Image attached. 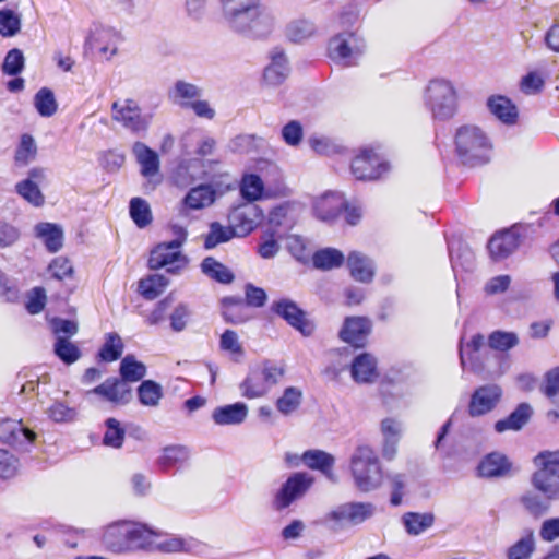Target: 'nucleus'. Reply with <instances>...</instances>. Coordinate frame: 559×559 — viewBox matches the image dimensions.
Returning a JSON list of instances; mask_svg holds the SVG:
<instances>
[{
  "instance_id": "38",
  "label": "nucleus",
  "mask_w": 559,
  "mask_h": 559,
  "mask_svg": "<svg viewBox=\"0 0 559 559\" xmlns=\"http://www.w3.org/2000/svg\"><path fill=\"white\" fill-rule=\"evenodd\" d=\"M121 379L128 382H136L143 379L146 374V367L141 361H138L134 356L127 355L120 364Z\"/></svg>"
},
{
  "instance_id": "29",
  "label": "nucleus",
  "mask_w": 559,
  "mask_h": 559,
  "mask_svg": "<svg viewBox=\"0 0 559 559\" xmlns=\"http://www.w3.org/2000/svg\"><path fill=\"white\" fill-rule=\"evenodd\" d=\"M350 275L359 282L368 283L373 278L374 266L372 261L360 252H352L348 255Z\"/></svg>"
},
{
  "instance_id": "63",
  "label": "nucleus",
  "mask_w": 559,
  "mask_h": 559,
  "mask_svg": "<svg viewBox=\"0 0 559 559\" xmlns=\"http://www.w3.org/2000/svg\"><path fill=\"white\" fill-rule=\"evenodd\" d=\"M19 460L8 452L7 450L0 449V477L11 478L17 474Z\"/></svg>"
},
{
  "instance_id": "50",
  "label": "nucleus",
  "mask_w": 559,
  "mask_h": 559,
  "mask_svg": "<svg viewBox=\"0 0 559 559\" xmlns=\"http://www.w3.org/2000/svg\"><path fill=\"white\" fill-rule=\"evenodd\" d=\"M123 350V344L121 337L116 333H109L106 337V342L103 345L99 357L104 361H115L117 360Z\"/></svg>"
},
{
  "instance_id": "56",
  "label": "nucleus",
  "mask_w": 559,
  "mask_h": 559,
  "mask_svg": "<svg viewBox=\"0 0 559 559\" xmlns=\"http://www.w3.org/2000/svg\"><path fill=\"white\" fill-rule=\"evenodd\" d=\"M21 17L11 10L0 11V34L4 37L14 36L20 32Z\"/></svg>"
},
{
  "instance_id": "15",
  "label": "nucleus",
  "mask_w": 559,
  "mask_h": 559,
  "mask_svg": "<svg viewBox=\"0 0 559 559\" xmlns=\"http://www.w3.org/2000/svg\"><path fill=\"white\" fill-rule=\"evenodd\" d=\"M248 413V406L245 403L237 402L215 407L211 418L217 426H237L246 420Z\"/></svg>"
},
{
  "instance_id": "61",
  "label": "nucleus",
  "mask_w": 559,
  "mask_h": 559,
  "mask_svg": "<svg viewBox=\"0 0 559 559\" xmlns=\"http://www.w3.org/2000/svg\"><path fill=\"white\" fill-rule=\"evenodd\" d=\"M519 343V337L513 332H493L489 336V345L490 347L498 350H508Z\"/></svg>"
},
{
  "instance_id": "59",
  "label": "nucleus",
  "mask_w": 559,
  "mask_h": 559,
  "mask_svg": "<svg viewBox=\"0 0 559 559\" xmlns=\"http://www.w3.org/2000/svg\"><path fill=\"white\" fill-rule=\"evenodd\" d=\"M304 214V205L295 200L282 202V226H293Z\"/></svg>"
},
{
  "instance_id": "62",
  "label": "nucleus",
  "mask_w": 559,
  "mask_h": 559,
  "mask_svg": "<svg viewBox=\"0 0 559 559\" xmlns=\"http://www.w3.org/2000/svg\"><path fill=\"white\" fill-rule=\"evenodd\" d=\"M24 67V56L21 50H10L3 61L2 69L8 75H16Z\"/></svg>"
},
{
  "instance_id": "44",
  "label": "nucleus",
  "mask_w": 559,
  "mask_h": 559,
  "mask_svg": "<svg viewBox=\"0 0 559 559\" xmlns=\"http://www.w3.org/2000/svg\"><path fill=\"white\" fill-rule=\"evenodd\" d=\"M304 393L300 388L288 386L282 393V416H290L298 412Z\"/></svg>"
},
{
  "instance_id": "14",
  "label": "nucleus",
  "mask_w": 559,
  "mask_h": 559,
  "mask_svg": "<svg viewBox=\"0 0 559 559\" xmlns=\"http://www.w3.org/2000/svg\"><path fill=\"white\" fill-rule=\"evenodd\" d=\"M118 40L116 32L109 27L99 26L92 32L87 44L108 60L117 52Z\"/></svg>"
},
{
  "instance_id": "37",
  "label": "nucleus",
  "mask_w": 559,
  "mask_h": 559,
  "mask_svg": "<svg viewBox=\"0 0 559 559\" xmlns=\"http://www.w3.org/2000/svg\"><path fill=\"white\" fill-rule=\"evenodd\" d=\"M280 84V51L274 48L270 52V62L262 72L261 85L265 90H275Z\"/></svg>"
},
{
  "instance_id": "17",
  "label": "nucleus",
  "mask_w": 559,
  "mask_h": 559,
  "mask_svg": "<svg viewBox=\"0 0 559 559\" xmlns=\"http://www.w3.org/2000/svg\"><path fill=\"white\" fill-rule=\"evenodd\" d=\"M131 523L120 522L109 525L104 533V543L106 547L117 554L130 550L129 533Z\"/></svg>"
},
{
  "instance_id": "28",
  "label": "nucleus",
  "mask_w": 559,
  "mask_h": 559,
  "mask_svg": "<svg viewBox=\"0 0 559 559\" xmlns=\"http://www.w3.org/2000/svg\"><path fill=\"white\" fill-rule=\"evenodd\" d=\"M344 206L343 198L334 192H326L320 195L314 202V211L321 221L335 218Z\"/></svg>"
},
{
  "instance_id": "24",
  "label": "nucleus",
  "mask_w": 559,
  "mask_h": 559,
  "mask_svg": "<svg viewBox=\"0 0 559 559\" xmlns=\"http://www.w3.org/2000/svg\"><path fill=\"white\" fill-rule=\"evenodd\" d=\"M512 464L508 457L499 452H492L479 463L478 471L484 477H503L511 471Z\"/></svg>"
},
{
  "instance_id": "39",
  "label": "nucleus",
  "mask_w": 559,
  "mask_h": 559,
  "mask_svg": "<svg viewBox=\"0 0 559 559\" xmlns=\"http://www.w3.org/2000/svg\"><path fill=\"white\" fill-rule=\"evenodd\" d=\"M312 261L317 269L331 270L343 264L344 254L337 249L326 248L316 252Z\"/></svg>"
},
{
  "instance_id": "18",
  "label": "nucleus",
  "mask_w": 559,
  "mask_h": 559,
  "mask_svg": "<svg viewBox=\"0 0 559 559\" xmlns=\"http://www.w3.org/2000/svg\"><path fill=\"white\" fill-rule=\"evenodd\" d=\"M532 483L548 500L559 498V469L538 468L533 475Z\"/></svg>"
},
{
  "instance_id": "58",
  "label": "nucleus",
  "mask_w": 559,
  "mask_h": 559,
  "mask_svg": "<svg viewBox=\"0 0 559 559\" xmlns=\"http://www.w3.org/2000/svg\"><path fill=\"white\" fill-rule=\"evenodd\" d=\"M45 413L56 423H69L75 419L76 412L62 402H53Z\"/></svg>"
},
{
  "instance_id": "12",
  "label": "nucleus",
  "mask_w": 559,
  "mask_h": 559,
  "mask_svg": "<svg viewBox=\"0 0 559 559\" xmlns=\"http://www.w3.org/2000/svg\"><path fill=\"white\" fill-rule=\"evenodd\" d=\"M502 390L497 384H488L478 388L472 395L468 405L469 415L481 416L492 411L499 403Z\"/></svg>"
},
{
  "instance_id": "2",
  "label": "nucleus",
  "mask_w": 559,
  "mask_h": 559,
  "mask_svg": "<svg viewBox=\"0 0 559 559\" xmlns=\"http://www.w3.org/2000/svg\"><path fill=\"white\" fill-rule=\"evenodd\" d=\"M129 539L130 550H141L147 554L174 555L189 552L194 547V540L191 537L154 528L146 524L131 523Z\"/></svg>"
},
{
  "instance_id": "51",
  "label": "nucleus",
  "mask_w": 559,
  "mask_h": 559,
  "mask_svg": "<svg viewBox=\"0 0 559 559\" xmlns=\"http://www.w3.org/2000/svg\"><path fill=\"white\" fill-rule=\"evenodd\" d=\"M550 501L546 497L543 499L534 492H527L521 498L524 508L534 516L545 515L550 509Z\"/></svg>"
},
{
  "instance_id": "43",
  "label": "nucleus",
  "mask_w": 559,
  "mask_h": 559,
  "mask_svg": "<svg viewBox=\"0 0 559 559\" xmlns=\"http://www.w3.org/2000/svg\"><path fill=\"white\" fill-rule=\"evenodd\" d=\"M138 395L143 405L155 407L159 404L163 396V389L158 383L152 380H145L139 386Z\"/></svg>"
},
{
  "instance_id": "23",
  "label": "nucleus",
  "mask_w": 559,
  "mask_h": 559,
  "mask_svg": "<svg viewBox=\"0 0 559 559\" xmlns=\"http://www.w3.org/2000/svg\"><path fill=\"white\" fill-rule=\"evenodd\" d=\"M370 332V323L365 318H349L346 320L340 335L346 343L355 347L364 346L366 337Z\"/></svg>"
},
{
  "instance_id": "52",
  "label": "nucleus",
  "mask_w": 559,
  "mask_h": 559,
  "mask_svg": "<svg viewBox=\"0 0 559 559\" xmlns=\"http://www.w3.org/2000/svg\"><path fill=\"white\" fill-rule=\"evenodd\" d=\"M535 550V538L533 533L521 538L508 550V559H530Z\"/></svg>"
},
{
  "instance_id": "35",
  "label": "nucleus",
  "mask_w": 559,
  "mask_h": 559,
  "mask_svg": "<svg viewBox=\"0 0 559 559\" xmlns=\"http://www.w3.org/2000/svg\"><path fill=\"white\" fill-rule=\"evenodd\" d=\"M215 199V190L210 185L192 188L185 198V204L192 210L211 205Z\"/></svg>"
},
{
  "instance_id": "47",
  "label": "nucleus",
  "mask_w": 559,
  "mask_h": 559,
  "mask_svg": "<svg viewBox=\"0 0 559 559\" xmlns=\"http://www.w3.org/2000/svg\"><path fill=\"white\" fill-rule=\"evenodd\" d=\"M433 516L429 513H407L404 525L412 535H418L432 525Z\"/></svg>"
},
{
  "instance_id": "25",
  "label": "nucleus",
  "mask_w": 559,
  "mask_h": 559,
  "mask_svg": "<svg viewBox=\"0 0 559 559\" xmlns=\"http://www.w3.org/2000/svg\"><path fill=\"white\" fill-rule=\"evenodd\" d=\"M132 153L141 166V174L146 178H152L159 171V158L156 152L151 150L142 142H135Z\"/></svg>"
},
{
  "instance_id": "22",
  "label": "nucleus",
  "mask_w": 559,
  "mask_h": 559,
  "mask_svg": "<svg viewBox=\"0 0 559 559\" xmlns=\"http://www.w3.org/2000/svg\"><path fill=\"white\" fill-rule=\"evenodd\" d=\"M352 377L359 383L376 381L379 377L376 358L367 353L357 356L352 364Z\"/></svg>"
},
{
  "instance_id": "41",
  "label": "nucleus",
  "mask_w": 559,
  "mask_h": 559,
  "mask_svg": "<svg viewBox=\"0 0 559 559\" xmlns=\"http://www.w3.org/2000/svg\"><path fill=\"white\" fill-rule=\"evenodd\" d=\"M37 154L35 140L29 134H23L15 151V163L19 166H26L32 163Z\"/></svg>"
},
{
  "instance_id": "34",
  "label": "nucleus",
  "mask_w": 559,
  "mask_h": 559,
  "mask_svg": "<svg viewBox=\"0 0 559 559\" xmlns=\"http://www.w3.org/2000/svg\"><path fill=\"white\" fill-rule=\"evenodd\" d=\"M488 107L499 120L504 123H514L518 118L516 107L503 96H492L488 99Z\"/></svg>"
},
{
  "instance_id": "32",
  "label": "nucleus",
  "mask_w": 559,
  "mask_h": 559,
  "mask_svg": "<svg viewBox=\"0 0 559 559\" xmlns=\"http://www.w3.org/2000/svg\"><path fill=\"white\" fill-rule=\"evenodd\" d=\"M223 314L227 321L240 324L251 319V314L248 313V306L241 298L226 297L223 299Z\"/></svg>"
},
{
  "instance_id": "57",
  "label": "nucleus",
  "mask_w": 559,
  "mask_h": 559,
  "mask_svg": "<svg viewBox=\"0 0 559 559\" xmlns=\"http://www.w3.org/2000/svg\"><path fill=\"white\" fill-rule=\"evenodd\" d=\"M221 348L235 359L239 360L243 356V348L239 342V337L235 331H225L219 341Z\"/></svg>"
},
{
  "instance_id": "21",
  "label": "nucleus",
  "mask_w": 559,
  "mask_h": 559,
  "mask_svg": "<svg viewBox=\"0 0 559 559\" xmlns=\"http://www.w3.org/2000/svg\"><path fill=\"white\" fill-rule=\"evenodd\" d=\"M34 235L39 239L49 252H57L63 246V230L53 223H38L34 227Z\"/></svg>"
},
{
  "instance_id": "7",
  "label": "nucleus",
  "mask_w": 559,
  "mask_h": 559,
  "mask_svg": "<svg viewBox=\"0 0 559 559\" xmlns=\"http://www.w3.org/2000/svg\"><path fill=\"white\" fill-rule=\"evenodd\" d=\"M280 370L270 361L252 369L240 384L241 395L247 399L262 397L277 383Z\"/></svg>"
},
{
  "instance_id": "6",
  "label": "nucleus",
  "mask_w": 559,
  "mask_h": 559,
  "mask_svg": "<svg viewBox=\"0 0 559 559\" xmlns=\"http://www.w3.org/2000/svg\"><path fill=\"white\" fill-rule=\"evenodd\" d=\"M111 118L134 135H143L151 123V116L142 112L133 99L116 100L111 105Z\"/></svg>"
},
{
  "instance_id": "4",
  "label": "nucleus",
  "mask_w": 559,
  "mask_h": 559,
  "mask_svg": "<svg viewBox=\"0 0 559 559\" xmlns=\"http://www.w3.org/2000/svg\"><path fill=\"white\" fill-rule=\"evenodd\" d=\"M424 100L433 117L445 120L453 117L457 109V93L452 82L445 79H432L424 90Z\"/></svg>"
},
{
  "instance_id": "27",
  "label": "nucleus",
  "mask_w": 559,
  "mask_h": 559,
  "mask_svg": "<svg viewBox=\"0 0 559 559\" xmlns=\"http://www.w3.org/2000/svg\"><path fill=\"white\" fill-rule=\"evenodd\" d=\"M519 241L514 233L506 230L491 237L488 249L495 260L509 257L518 247Z\"/></svg>"
},
{
  "instance_id": "11",
  "label": "nucleus",
  "mask_w": 559,
  "mask_h": 559,
  "mask_svg": "<svg viewBox=\"0 0 559 559\" xmlns=\"http://www.w3.org/2000/svg\"><path fill=\"white\" fill-rule=\"evenodd\" d=\"M386 170V165L372 150H365L352 163V171L357 179L373 180Z\"/></svg>"
},
{
  "instance_id": "46",
  "label": "nucleus",
  "mask_w": 559,
  "mask_h": 559,
  "mask_svg": "<svg viewBox=\"0 0 559 559\" xmlns=\"http://www.w3.org/2000/svg\"><path fill=\"white\" fill-rule=\"evenodd\" d=\"M53 352L67 365L75 362L81 356L79 347L67 337L56 340Z\"/></svg>"
},
{
  "instance_id": "55",
  "label": "nucleus",
  "mask_w": 559,
  "mask_h": 559,
  "mask_svg": "<svg viewBox=\"0 0 559 559\" xmlns=\"http://www.w3.org/2000/svg\"><path fill=\"white\" fill-rule=\"evenodd\" d=\"M16 192L27 202L35 206L44 204L45 198L39 187L32 183L31 180H22L15 186Z\"/></svg>"
},
{
  "instance_id": "54",
  "label": "nucleus",
  "mask_w": 559,
  "mask_h": 559,
  "mask_svg": "<svg viewBox=\"0 0 559 559\" xmlns=\"http://www.w3.org/2000/svg\"><path fill=\"white\" fill-rule=\"evenodd\" d=\"M314 26L308 21H295L287 26L286 35L290 41L299 43L314 34Z\"/></svg>"
},
{
  "instance_id": "8",
  "label": "nucleus",
  "mask_w": 559,
  "mask_h": 559,
  "mask_svg": "<svg viewBox=\"0 0 559 559\" xmlns=\"http://www.w3.org/2000/svg\"><path fill=\"white\" fill-rule=\"evenodd\" d=\"M187 258L180 251V240H171L158 243L152 251L148 259V266L152 270L166 267L169 273H177L185 269Z\"/></svg>"
},
{
  "instance_id": "45",
  "label": "nucleus",
  "mask_w": 559,
  "mask_h": 559,
  "mask_svg": "<svg viewBox=\"0 0 559 559\" xmlns=\"http://www.w3.org/2000/svg\"><path fill=\"white\" fill-rule=\"evenodd\" d=\"M202 272L210 277L216 280L219 283H230L234 278L231 272L222 263L217 262L213 258H206L203 260Z\"/></svg>"
},
{
  "instance_id": "26",
  "label": "nucleus",
  "mask_w": 559,
  "mask_h": 559,
  "mask_svg": "<svg viewBox=\"0 0 559 559\" xmlns=\"http://www.w3.org/2000/svg\"><path fill=\"white\" fill-rule=\"evenodd\" d=\"M202 94L203 90L200 86L183 80L177 81L169 90V98L183 109H187Z\"/></svg>"
},
{
  "instance_id": "36",
  "label": "nucleus",
  "mask_w": 559,
  "mask_h": 559,
  "mask_svg": "<svg viewBox=\"0 0 559 559\" xmlns=\"http://www.w3.org/2000/svg\"><path fill=\"white\" fill-rule=\"evenodd\" d=\"M168 284L164 275L152 274L139 282V292L144 298L153 300L165 290Z\"/></svg>"
},
{
  "instance_id": "19",
  "label": "nucleus",
  "mask_w": 559,
  "mask_h": 559,
  "mask_svg": "<svg viewBox=\"0 0 559 559\" xmlns=\"http://www.w3.org/2000/svg\"><path fill=\"white\" fill-rule=\"evenodd\" d=\"M282 318L304 336H309L314 331V324L308 319L307 313L289 300H282Z\"/></svg>"
},
{
  "instance_id": "13",
  "label": "nucleus",
  "mask_w": 559,
  "mask_h": 559,
  "mask_svg": "<svg viewBox=\"0 0 559 559\" xmlns=\"http://www.w3.org/2000/svg\"><path fill=\"white\" fill-rule=\"evenodd\" d=\"M373 514V506L371 503H348L338 507L330 512L326 518L338 524L357 525L369 519Z\"/></svg>"
},
{
  "instance_id": "20",
  "label": "nucleus",
  "mask_w": 559,
  "mask_h": 559,
  "mask_svg": "<svg viewBox=\"0 0 559 559\" xmlns=\"http://www.w3.org/2000/svg\"><path fill=\"white\" fill-rule=\"evenodd\" d=\"M302 463L310 469L320 471L330 480L335 481L333 466L335 457L323 450H308L301 455Z\"/></svg>"
},
{
  "instance_id": "48",
  "label": "nucleus",
  "mask_w": 559,
  "mask_h": 559,
  "mask_svg": "<svg viewBox=\"0 0 559 559\" xmlns=\"http://www.w3.org/2000/svg\"><path fill=\"white\" fill-rule=\"evenodd\" d=\"M34 105L43 117H50L52 116L57 110V103L53 96V93L44 87L40 88L34 98Z\"/></svg>"
},
{
  "instance_id": "42",
  "label": "nucleus",
  "mask_w": 559,
  "mask_h": 559,
  "mask_svg": "<svg viewBox=\"0 0 559 559\" xmlns=\"http://www.w3.org/2000/svg\"><path fill=\"white\" fill-rule=\"evenodd\" d=\"M106 431L103 442L105 445L120 449L124 441L126 430L122 425L115 418H108L105 421Z\"/></svg>"
},
{
  "instance_id": "64",
  "label": "nucleus",
  "mask_w": 559,
  "mask_h": 559,
  "mask_svg": "<svg viewBox=\"0 0 559 559\" xmlns=\"http://www.w3.org/2000/svg\"><path fill=\"white\" fill-rule=\"evenodd\" d=\"M46 301L45 289L43 287H35L27 294L26 309L31 314H37L44 310Z\"/></svg>"
},
{
  "instance_id": "9",
  "label": "nucleus",
  "mask_w": 559,
  "mask_h": 559,
  "mask_svg": "<svg viewBox=\"0 0 559 559\" xmlns=\"http://www.w3.org/2000/svg\"><path fill=\"white\" fill-rule=\"evenodd\" d=\"M314 477L306 472L289 475L282 485V509L301 499L313 486Z\"/></svg>"
},
{
  "instance_id": "31",
  "label": "nucleus",
  "mask_w": 559,
  "mask_h": 559,
  "mask_svg": "<svg viewBox=\"0 0 559 559\" xmlns=\"http://www.w3.org/2000/svg\"><path fill=\"white\" fill-rule=\"evenodd\" d=\"M353 35H337L330 40L329 51L333 59H349L360 53Z\"/></svg>"
},
{
  "instance_id": "40",
  "label": "nucleus",
  "mask_w": 559,
  "mask_h": 559,
  "mask_svg": "<svg viewBox=\"0 0 559 559\" xmlns=\"http://www.w3.org/2000/svg\"><path fill=\"white\" fill-rule=\"evenodd\" d=\"M129 212L132 221L139 228H144L152 223L150 204L142 198H133L130 201Z\"/></svg>"
},
{
  "instance_id": "60",
  "label": "nucleus",
  "mask_w": 559,
  "mask_h": 559,
  "mask_svg": "<svg viewBox=\"0 0 559 559\" xmlns=\"http://www.w3.org/2000/svg\"><path fill=\"white\" fill-rule=\"evenodd\" d=\"M286 249L298 261L306 262L310 258V251L307 249L305 240L298 235L286 237Z\"/></svg>"
},
{
  "instance_id": "5",
  "label": "nucleus",
  "mask_w": 559,
  "mask_h": 559,
  "mask_svg": "<svg viewBox=\"0 0 559 559\" xmlns=\"http://www.w3.org/2000/svg\"><path fill=\"white\" fill-rule=\"evenodd\" d=\"M456 147L463 163L474 166L487 159L489 143L485 133L476 126H464L457 130Z\"/></svg>"
},
{
  "instance_id": "49",
  "label": "nucleus",
  "mask_w": 559,
  "mask_h": 559,
  "mask_svg": "<svg viewBox=\"0 0 559 559\" xmlns=\"http://www.w3.org/2000/svg\"><path fill=\"white\" fill-rule=\"evenodd\" d=\"M235 235L233 228L223 226L219 223H212L210 225V231L205 238V248L212 249L217 245L230 240Z\"/></svg>"
},
{
  "instance_id": "16",
  "label": "nucleus",
  "mask_w": 559,
  "mask_h": 559,
  "mask_svg": "<svg viewBox=\"0 0 559 559\" xmlns=\"http://www.w3.org/2000/svg\"><path fill=\"white\" fill-rule=\"evenodd\" d=\"M87 394H97L112 403L124 404L130 400L131 390L122 379L110 378L88 391Z\"/></svg>"
},
{
  "instance_id": "30",
  "label": "nucleus",
  "mask_w": 559,
  "mask_h": 559,
  "mask_svg": "<svg viewBox=\"0 0 559 559\" xmlns=\"http://www.w3.org/2000/svg\"><path fill=\"white\" fill-rule=\"evenodd\" d=\"M190 459V450L188 447L182 444L167 445L162 450V454L158 456L157 465L167 471L174 466L181 465Z\"/></svg>"
},
{
  "instance_id": "1",
  "label": "nucleus",
  "mask_w": 559,
  "mask_h": 559,
  "mask_svg": "<svg viewBox=\"0 0 559 559\" xmlns=\"http://www.w3.org/2000/svg\"><path fill=\"white\" fill-rule=\"evenodd\" d=\"M228 27L252 40H267L277 27L276 11L262 0H222Z\"/></svg>"
},
{
  "instance_id": "53",
  "label": "nucleus",
  "mask_w": 559,
  "mask_h": 559,
  "mask_svg": "<svg viewBox=\"0 0 559 559\" xmlns=\"http://www.w3.org/2000/svg\"><path fill=\"white\" fill-rule=\"evenodd\" d=\"M240 189L246 200L255 201L262 197L263 182L259 176L249 174L243 176Z\"/></svg>"
},
{
  "instance_id": "33",
  "label": "nucleus",
  "mask_w": 559,
  "mask_h": 559,
  "mask_svg": "<svg viewBox=\"0 0 559 559\" xmlns=\"http://www.w3.org/2000/svg\"><path fill=\"white\" fill-rule=\"evenodd\" d=\"M532 408L528 404L519 405L506 419L498 420L495 428L498 432L507 430H520L530 419Z\"/></svg>"
},
{
  "instance_id": "10",
  "label": "nucleus",
  "mask_w": 559,
  "mask_h": 559,
  "mask_svg": "<svg viewBox=\"0 0 559 559\" xmlns=\"http://www.w3.org/2000/svg\"><path fill=\"white\" fill-rule=\"evenodd\" d=\"M36 438V433L14 419L0 420V441L27 450Z\"/></svg>"
},
{
  "instance_id": "3",
  "label": "nucleus",
  "mask_w": 559,
  "mask_h": 559,
  "mask_svg": "<svg viewBox=\"0 0 559 559\" xmlns=\"http://www.w3.org/2000/svg\"><path fill=\"white\" fill-rule=\"evenodd\" d=\"M349 473L355 488L361 492L378 489L383 481V469L377 451L367 444L355 448L349 457Z\"/></svg>"
}]
</instances>
